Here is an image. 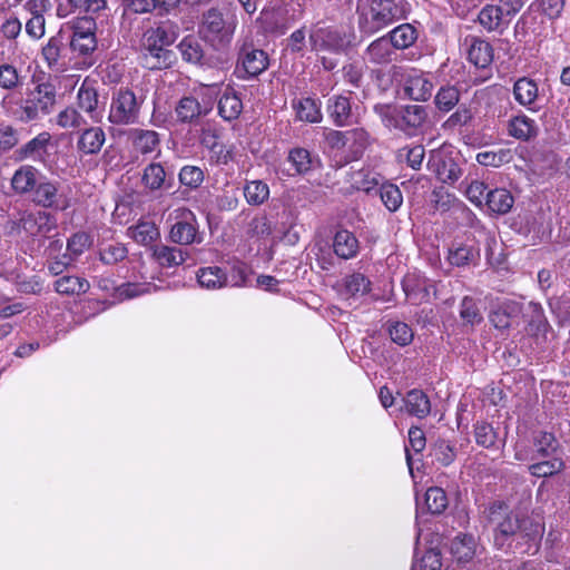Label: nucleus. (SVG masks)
Segmentation results:
<instances>
[{"instance_id":"1","label":"nucleus","mask_w":570,"mask_h":570,"mask_svg":"<svg viewBox=\"0 0 570 570\" xmlns=\"http://www.w3.org/2000/svg\"><path fill=\"white\" fill-rule=\"evenodd\" d=\"M492 528L493 547L505 554H532L538 551L544 528L527 513L511 510L503 501L485 509Z\"/></svg>"},{"instance_id":"2","label":"nucleus","mask_w":570,"mask_h":570,"mask_svg":"<svg viewBox=\"0 0 570 570\" xmlns=\"http://www.w3.org/2000/svg\"><path fill=\"white\" fill-rule=\"evenodd\" d=\"M177 39V32L165 24L148 28L140 39L141 65L149 70L170 68L177 60L168 49Z\"/></svg>"},{"instance_id":"3","label":"nucleus","mask_w":570,"mask_h":570,"mask_svg":"<svg viewBox=\"0 0 570 570\" xmlns=\"http://www.w3.org/2000/svg\"><path fill=\"white\" fill-rule=\"evenodd\" d=\"M375 111L389 121L395 129L407 136H413L429 118L428 107L422 105H405L391 110L390 106L377 105Z\"/></svg>"},{"instance_id":"4","label":"nucleus","mask_w":570,"mask_h":570,"mask_svg":"<svg viewBox=\"0 0 570 570\" xmlns=\"http://www.w3.org/2000/svg\"><path fill=\"white\" fill-rule=\"evenodd\" d=\"M354 36L345 27L317 22L309 32V45L313 51L345 52L353 42Z\"/></svg>"},{"instance_id":"5","label":"nucleus","mask_w":570,"mask_h":570,"mask_svg":"<svg viewBox=\"0 0 570 570\" xmlns=\"http://www.w3.org/2000/svg\"><path fill=\"white\" fill-rule=\"evenodd\" d=\"M145 101L142 95L128 87L114 90L108 119L114 125L125 126L138 122L140 108Z\"/></svg>"},{"instance_id":"6","label":"nucleus","mask_w":570,"mask_h":570,"mask_svg":"<svg viewBox=\"0 0 570 570\" xmlns=\"http://www.w3.org/2000/svg\"><path fill=\"white\" fill-rule=\"evenodd\" d=\"M235 31V21L218 8H210L203 13L199 32L214 45L225 46L230 42Z\"/></svg>"},{"instance_id":"7","label":"nucleus","mask_w":570,"mask_h":570,"mask_svg":"<svg viewBox=\"0 0 570 570\" xmlns=\"http://www.w3.org/2000/svg\"><path fill=\"white\" fill-rule=\"evenodd\" d=\"M364 18L371 32L380 31L404 19V8L397 0H367Z\"/></svg>"},{"instance_id":"8","label":"nucleus","mask_w":570,"mask_h":570,"mask_svg":"<svg viewBox=\"0 0 570 570\" xmlns=\"http://www.w3.org/2000/svg\"><path fill=\"white\" fill-rule=\"evenodd\" d=\"M57 91L55 85L42 82L28 94L21 106V119L31 121L49 115L56 105Z\"/></svg>"},{"instance_id":"9","label":"nucleus","mask_w":570,"mask_h":570,"mask_svg":"<svg viewBox=\"0 0 570 570\" xmlns=\"http://www.w3.org/2000/svg\"><path fill=\"white\" fill-rule=\"evenodd\" d=\"M69 33L65 29H60L56 35L50 37L41 49V56L49 70L53 72H63L68 68V48Z\"/></svg>"},{"instance_id":"10","label":"nucleus","mask_w":570,"mask_h":570,"mask_svg":"<svg viewBox=\"0 0 570 570\" xmlns=\"http://www.w3.org/2000/svg\"><path fill=\"white\" fill-rule=\"evenodd\" d=\"M268 67L267 53L254 47L253 43H244L239 48L236 65V73L240 79L256 77Z\"/></svg>"},{"instance_id":"11","label":"nucleus","mask_w":570,"mask_h":570,"mask_svg":"<svg viewBox=\"0 0 570 570\" xmlns=\"http://www.w3.org/2000/svg\"><path fill=\"white\" fill-rule=\"evenodd\" d=\"M401 85L404 96L415 101H428L434 88L429 75L414 68H403Z\"/></svg>"},{"instance_id":"12","label":"nucleus","mask_w":570,"mask_h":570,"mask_svg":"<svg viewBox=\"0 0 570 570\" xmlns=\"http://www.w3.org/2000/svg\"><path fill=\"white\" fill-rule=\"evenodd\" d=\"M428 167L442 183L449 185H454L463 175V169L459 161L441 153L431 154Z\"/></svg>"},{"instance_id":"13","label":"nucleus","mask_w":570,"mask_h":570,"mask_svg":"<svg viewBox=\"0 0 570 570\" xmlns=\"http://www.w3.org/2000/svg\"><path fill=\"white\" fill-rule=\"evenodd\" d=\"M194 214L188 209H183L179 219L174 223L169 230V239L179 245L199 244L203 238L198 233Z\"/></svg>"},{"instance_id":"14","label":"nucleus","mask_w":570,"mask_h":570,"mask_svg":"<svg viewBox=\"0 0 570 570\" xmlns=\"http://www.w3.org/2000/svg\"><path fill=\"white\" fill-rule=\"evenodd\" d=\"M51 140L52 136L50 132L41 131L14 150V159L18 161H45L49 156L48 149L51 146Z\"/></svg>"},{"instance_id":"15","label":"nucleus","mask_w":570,"mask_h":570,"mask_svg":"<svg viewBox=\"0 0 570 570\" xmlns=\"http://www.w3.org/2000/svg\"><path fill=\"white\" fill-rule=\"evenodd\" d=\"M521 304L514 301H504L498 304L489 314L490 323L497 330H508L512 321L521 313Z\"/></svg>"},{"instance_id":"16","label":"nucleus","mask_w":570,"mask_h":570,"mask_svg":"<svg viewBox=\"0 0 570 570\" xmlns=\"http://www.w3.org/2000/svg\"><path fill=\"white\" fill-rule=\"evenodd\" d=\"M287 160L292 164L297 175H307L322 167L320 157L302 147L291 149L288 151Z\"/></svg>"},{"instance_id":"17","label":"nucleus","mask_w":570,"mask_h":570,"mask_svg":"<svg viewBox=\"0 0 570 570\" xmlns=\"http://www.w3.org/2000/svg\"><path fill=\"white\" fill-rule=\"evenodd\" d=\"M478 22L488 31L502 35L509 27L508 18L495 4L484 6L479 14Z\"/></svg>"},{"instance_id":"18","label":"nucleus","mask_w":570,"mask_h":570,"mask_svg":"<svg viewBox=\"0 0 570 570\" xmlns=\"http://www.w3.org/2000/svg\"><path fill=\"white\" fill-rule=\"evenodd\" d=\"M508 134L515 139L529 141L538 136L539 127L533 119L520 114L508 121Z\"/></svg>"},{"instance_id":"19","label":"nucleus","mask_w":570,"mask_h":570,"mask_svg":"<svg viewBox=\"0 0 570 570\" xmlns=\"http://www.w3.org/2000/svg\"><path fill=\"white\" fill-rule=\"evenodd\" d=\"M39 174V170L31 165L19 167L11 178V187L14 193L19 195L32 193L38 184Z\"/></svg>"},{"instance_id":"20","label":"nucleus","mask_w":570,"mask_h":570,"mask_svg":"<svg viewBox=\"0 0 570 570\" xmlns=\"http://www.w3.org/2000/svg\"><path fill=\"white\" fill-rule=\"evenodd\" d=\"M22 228L30 235H46L57 227L55 217L47 212L28 214L22 219Z\"/></svg>"},{"instance_id":"21","label":"nucleus","mask_w":570,"mask_h":570,"mask_svg":"<svg viewBox=\"0 0 570 570\" xmlns=\"http://www.w3.org/2000/svg\"><path fill=\"white\" fill-rule=\"evenodd\" d=\"M360 244L355 235L347 229H340L333 238V250L342 259H350L357 255Z\"/></svg>"},{"instance_id":"22","label":"nucleus","mask_w":570,"mask_h":570,"mask_svg":"<svg viewBox=\"0 0 570 570\" xmlns=\"http://www.w3.org/2000/svg\"><path fill=\"white\" fill-rule=\"evenodd\" d=\"M406 412L417 419H424L431 413V402L429 396L419 389L409 391L403 397Z\"/></svg>"},{"instance_id":"23","label":"nucleus","mask_w":570,"mask_h":570,"mask_svg":"<svg viewBox=\"0 0 570 570\" xmlns=\"http://www.w3.org/2000/svg\"><path fill=\"white\" fill-rule=\"evenodd\" d=\"M450 549L459 562H469L476 554L478 542L472 534L461 533L451 541Z\"/></svg>"},{"instance_id":"24","label":"nucleus","mask_w":570,"mask_h":570,"mask_svg":"<svg viewBox=\"0 0 570 570\" xmlns=\"http://www.w3.org/2000/svg\"><path fill=\"white\" fill-rule=\"evenodd\" d=\"M105 140L106 135L100 127H90L80 134L77 148L86 155H95L100 151Z\"/></svg>"},{"instance_id":"25","label":"nucleus","mask_w":570,"mask_h":570,"mask_svg":"<svg viewBox=\"0 0 570 570\" xmlns=\"http://www.w3.org/2000/svg\"><path fill=\"white\" fill-rule=\"evenodd\" d=\"M177 119L184 124H193L202 116L207 115L208 110L203 109L199 101L191 96L183 97L176 108Z\"/></svg>"},{"instance_id":"26","label":"nucleus","mask_w":570,"mask_h":570,"mask_svg":"<svg viewBox=\"0 0 570 570\" xmlns=\"http://www.w3.org/2000/svg\"><path fill=\"white\" fill-rule=\"evenodd\" d=\"M371 291L370 279L361 274L353 273L343 278L341 284V294L346 298H355L366 295Z\"/></svg>"},{"instance_id":"27","label":"nucleus","mask_w":570,"mask_h":570,"mask_svg":"<svg viewBox=\"0 0 570 570\" xmlns=\"http://www.w3.org/2000/svg\"><path fill=\"white\" fill-rule=\"evenodd\" d=\"M53 287L60 295L79 296L89 291L90 283L80 276L65 275L55 281Z\"/></svg>"},{"instance_id":"28","label":"nucleus","mask_w":570,"mask_h":570,"mask_svg":"<svg viewBox=\"0 0 570 570\" xmlns=\"http://www.w3.org/2000/svg\"><path fill=\"white\" fill-rule=\"evenodd\" d=\"M78 107L87 112L94 121H98L101 112L98 109V92L86 81L80 86L77 94Z\"/></svg>"},{"instance_id":"29","label":"nucleus","mask_w":570,"mask_h":570,"mask_svg":"<svg viewBox=\"0 0 570 570\" xmlns=\"http://www.w3.org/2000/svg\"><path fill=\"white\" fill-rule=\"evenodd\" d=\"M184 61L196 66H205L206 58L202 42L194 36L185 37L178 45Z\"/></svg>"},{"instance_id":"30","label":"nucleus","mask_w":570,"mask_h":570,"mask_svg":"<svg viewBox=\"0 0 570 570\" xmlns=\"http://www.w3.org/2000/svg\"><path fill=\"white\" fill-rule=\"evenodd\" d=\"M243 110L240 97L232 89L227 88L218 100V114L227 121L235 120Z\"/></svg>"},{"instance_id":"31","label":"nucleus","mask_w":570,"mask_h":570,"mask_svg":"<svg viewBox=\"0 0 570 570\" xmlns=\"http://www.w3.org/2000/svg\"><path fill=\"white\" fill-rule=\"evenodd\" d=\"M327 112L336 126L348 125L352 118L350 99L344 96H333L327 101Z\"/></svg>"},{"instance_id":"32","label":"nucleus","mask_w":570,"mask_h":570,"mask_svg":"<svg viewBox=\"0 0 570 570\" xmlns=\"http://www.w3.org/2000/svg\"><path fill=\"white\" fill-rule=\"evenodd\" d=\"M402 288L413 304H421L430 299V289L433 288L425 281H421L413 275H407L402 282Z\"/></svg>"},{"instance_id":"33","label":"nucleus","mask_w":570,"mask_h":570,"mask_svg":"<svg viewBox=\"0 0 570 570\" xmlns=\"http://www.w3.org/2000/svg\"><path fill=\"white\" fill-rule=\"evenodd\" d=\"M153 256L163 267H175L183 264L188 254L178 247L167 245H155Z\"/></svg>"},{"instance_id":"34","label":"nucleus","mask_w":570,"mask_h":570,"mask_svg":"<svg viewBox=\"0 0 570 570\" xmlns=\"http://www.w3.org/2000/svg\"><path fill=\"white\" fill-rule=\"evenodd\" d=\"M514 203L511 193L504 188L489 190L485 196V205L495 214L504 215L510 212Z\"/></svg>"},{"instance_id":"35","label":"nucleus","mask_w":570,"mask_h":570,"mask_svg":"<svg viewBox=\"0 0 570 570\" xmlns=\"http://www.w3.org/2000/svg\"><path fill=\"white\" fill-rule=\"evenodd\" d=\"M469 60L478 68H487L493 60V48L490 42L474 38L470 46Z\"/></svg>"},{"instance_id":"36","label":"nucleus","mask_w":570,"mask_h":570,"mask_svg":"<svg viewBox=\"0 0 570 570\" xmlns=\"http://www.w3.org/2000/svg\"><path fill=\"white\" fill-rule=\"evenodd\" d=\"M129 137L134 147L144 155L153 153L160 142L158 132L154 130L135 128L130 130Z\"/></svg>"},{"instance_id":"37","label":"nucleus","mask_w":570,"mask_h":570,"mask_svg":"<svg viewBox=\"0 0 570 570\" xmlns=\"http://www.w3.org/2000/svg\"><path fill=\"white\" fill-rule=\"evenodd\" d=\"M430 455L433 461L442 466L451 465L458 455V450L453 443L444 439H438L430 446Z\"/></svg>"},{"instance_id":"38","label":"nucleus","mask_w":570,"mask_h":570,"mask_svg":"<svg viewBox=\"0 0 570 570\" xmlns=\"http://www.w3.org/2000/svg\"><path fill=\"white\" fill-rule=\"evenodd\" d=\"M197 281L207 289L220 288L228 284L226 273L218 266L203 267L197 272Z\"/></svg>"},{"instance_id":"39","label":"nucleus","mask_w":570,"mask_h":570,"mask_svg":"<svg viewBox=\"0 0 570 570\" xmlns=\"http://www.w3.org/2000/svg\"><path fill=\"white\" fill-rule=\"evenodd\" d=\"M534 448L541 458L563 456L559 441L554 434L549 432H539L534 438Z\"/></svg>"},{"instance_id":"40","label":"nucleus","mask_w":570,"mask_h":570,"mask_svg":"<svg viewBox=\"0 0 570 570\" xmlns=\"http://www.w3.org/2000/svg\"><path fill=\"white\" fill-rule=\"evenodd\" d=\"M514 99L524 107H530L538 98V85L529 78H520L513 86Z\"/></svg>"},{"instance_id":"41","label":"nucleus","mask_w":570,"mask_h":570,"mask_svg":"<svg viewBox=\"0 0 570 570\" xmlns=\"http://www.w3.org/2000/svg\"><path fill=\"white\" fill-rule=\"evenodd\" d=\"M58 199V187L51 181H39L32 191V202L45 208L56 206Z\"/></svg>"},{"instance_id":"42","label":"nucleus","mask_w":570,"mask_h":570,"mask_svg":"<svg viewBox=\"0 0 570 570\" xmlns=\"http://www.w3.org/2000/svg\"><path fill=\"white\" fill-rule=\"evenodd\" d=\"M387 37L394 49H406L416 41L417 31L412 24L403 23L390 31Z\"/></svg>"},{"instance_id":"43","label":"nucleus","mask_w":570,"mask_h":570,"mask_svg":"<svg viewBox=\"0 0 570 570\" xmlns=\"http://www.w3.org/2000/svg\"><path fill=\"white\" fill-rule=\"evenodd\" d=\"M460 97V90L455 86H442L434 97V104L441 112H449L459 105Z\"/></svg>"},{"instance_id":"44","label":"nucleus","mask_w":570,"mask_h":570,"mask_svg":"<svg viewBox=\"0 0 570 570\" xmlns=\"http://www.w3.org/2000/svg\"><path fill=\"white\" fill-rule=\"evenodd\" d=\"M366 53L374 63L387 62L393 53L392 41L387 36L379 38L367 47Z\"/></svg>"},{"instance_id":"45","label":"nucleus","mask_w":570,"mask_h":570,"mask_svg":"<svg viewBox=\"0 0 570 570\" xmlns=\"http://www.w3.org/2000/svg\"><path fill=\"white\" fill-rule=\"evenodd\" d=\"M23 76L18 68L8 62L0 63V88L7 91H16L23 85Z\"/></svg>"},{"instance_id":"46","label":"nucleus","mask_w":570,"mask_h":570,"mask_svg":"<svg viewBox=\"0 0 570 570\" xmlns=\"http://www.w3.org/2000/svg\"><path fill=\"white\" fill-rule=\"evenodd\" d=\"M566 469L563 456H552L550 460L533 463L529 466V471L533 476L548 478L560 473Z\"/></svg>"},{"instance_id":"47","label":"nucleus","mask_w":570,"mask_h":570,"mask_svg":"<svg viewBox=\"0 0 570 570\" xmlns=\"http://www.w3.org/2000/svg\"><path fill=\"white\" fill-rule=\"evenodd\" d=\"M424 502L428 512L431 514H441L449 505L445 491L439 487H431L424 494Z\"/></svg>"},{"instance_id":"48","label":"nucleus","mask_w":570,"mask_h":570,"mask_svg":"<svg viewBox=\"0 0 570 570\" xmlns=\"http://www.w3.org/2000/svg\"><path fill=\"white\" fill-rule=\"evenodd\" d=\"M244 196L252 206L264 204L269 197V187L262 180L247 181L244 186Z\"/></svg>"},{"instance_id":"49","label":"nucleus","mask_w":570,"mask_h":570,"mask_svg":"<svg viewBox=\"0 0 570 570\" xmlns=\"http://www.w3.org/2000/svg\"><path fill=\"white\" fill-rule=\"evenodd\" d=\"M131 237L141 245H149L160 236L159 229L154 222H139L129 228Z\"/></svg>"},{"instance_id":"50","label":"nucleus","mask_w":570,"mask_h":570,"mask_svg":"<svg viewBox=\"0 0 570 570\" xmlns=\"http://www.w3.org/2000/svg\"><path fill=\"white\" fill-rule=\"evenodd\" d=\"M141 181L149 190H158L166 183L165 168L159 163H151L146 166L141 177Z\"/></svg>"},{"instance_id":"51","label":"nucleus","mask_w":570,"mask_h":570,"mask_svg":"<svg viewBox=\"0 0 570 570\" xmlns=\"http://www.w3.org/2000/svg\"><path fill=\"white\" fill-rule=\"evenodd\" d=\"M460 317L464 325L475 326L483 321V316L476 301L471 296H464L460 304Z\"/></svg>"},{"instance_id":"52","label":"nucleus","mask_w":570,"mask_h":570,"mask_svg":"<svg viewBox=\"0 0 570 570\" xmlns=\"http://www.w3.org/2000/svg\"><path fill=\"white\" fill-rule=\"evenodd\" d=\"M479 258V249L472 246L460 244L450 249L449 262L451 265L461 267L474 263Z\"/></svg>"},{"instance_id":"53","label":"nucleus","mask_w":570,"mask_h":570,"mask_svg":"<svg viewBox=\"0 0 570 570\" xmlns=\"http://www.w3.org/2000/svg\"><path fill=\"white\" fill-rule=\"evenodd\" d=\"M425 156V149L422 145L405 146L400 148L396 154V158L400 163L405 161L409 167L414 170H419L422 166V161Z\"/></svg>"},{"instance_id":"54","label":"nucleus","mask_w":570,"mask_h":570,"mask_svg":"<svg viewBox=\"0 0 570 570\" xmlns=\"http://www.w3.org/2000/svg\"><path fill=\"white\" fill-rule=\"evenodd\" d=\"M346 144L355 158H358L368 145V134L363 128L346 130Z\"/></svg>"},{"instance_id":"55","label":"nucleus","mask_w":570,"mask_h":570,"mask_svg":"<svg viewBox=\"0 0 570 570\" xmlns=\"http://www.w3.org/2000/svg\"><path fill=\"white\" fill-rule=\"evenodd\" d=\"M387 332L391 340L400 346L411 344L414 337L412 328L406 323L400 321L389 322Z\"/></svg>"},{"instance_id":"56","label":"nucleus","mask_w":570,"mask_h":570,"mask_svg":"<svg viewBox=\"0 0 570 570\" xmlns=\"http://www.w3.org/2000/svg\"><path fill=\"white\" fill-rule=\"evenodd\" d=\"M297 118L306 122H318L322 119L321 110L312 98H303L296 105Z\"/></svg>"},{"instance_id":"57","label":"nucleus","mask_w":570,"mask_h":570,"mask_svg":"<svg viewBox=\"0 0 570 570\" xmlns=\"http://www.w3.org/2000/svg\"><path fill=\"white\" fill-rule=\"evenodd\" d=\"M380 197L390 212H396L402 203L403 196L400 188L394 184H383L380 189Z\"/></svg>"},{"instance_id":"58","label":"nucleus","mask_w":570,"mask_h":570,"mask_svg":"<svg viewBox=\"0 0 570 570\" xmlns=\"http://www.w3.org/2000/svg\"><path fill=\"white\" fill-rule=\"evenodd\" d=\"M69 47L80 56H89L97 49L96 35H69Z\"/></svg>"},{"instance_id":"59","label":"nucleus","mask_w":570,"mask_h":570,"mask_svg":"<svg viewBox=\"0 0 570 570\" xmlns=\"http://www.w3.org/2000/svg\"><path fill=\"white\" fill-rule=\"evenodd\" d=\"M403 67L393 65L387 70H375V79L382 90H387L394 82L401 85Z\"/></svg>"},{"instance_id":"60","label":"nucleus","mask_w":570,"mask_h":570,"mask_svg":"<svg viewBox=\"0 0 570 570\" xmlns=\"http://www.w3.org/2000/svg\"><path fill=\"white\" fill-rule=\"evenodd\" d=\"M87 122L73 107H67L57 115V125L61 128H80Z\"/></svg>"},{"instance_id":"61","label":"nucleus","mask_w":570,"mask_h":570,"mask_svg":"<svg viewBox=\"0 0 570 570\" xmlns=\"http://www.w3.org/2000/svg\"><path fill=\"white\" fill-rule=\"evenodd\" d=\"M566 0H535L532 4L541 14L550 20H557L561 17Z\"/></svg>"},{"instance_id":"62","label":"nucleus","mask_w":570,"mask_h":570,"mask_svg":"<svg viewBox=\"0 0 570 570\" xmlns=\"http://www.w3.org/2000/svg\"><path fill=\"white\" fill-rule=\"evenodd\" d=\"M474 438L479 445L488 449L495 444L497 433L490 423L478 422L474 425Z\"/></svg>"},{"instance_id":"63","label":"nucleus","mask_w":570,"mask_h":570,"mask_svg":"<svg viewBox=\"0 0 570 570\" xmlns=\"http://www.w3.org/2000/svg\"><path fill=\"white\" fill-rule=\"evenodd\" d=\"M91 245L90 236L85 233L73 234L67 242L68 254L76 261Z\"/></svg>"},{"instance_id":"64","label":"nucleus","mask_w":570,"mask_h":570,"mask_svg":"<svg viewBox=\"0 0 570 570\" xmlns=\"http://www.w3.org/2000/svg\"><path fill=\"white\" fill-rule=\"evenodd\" d=\"M442 558L440 551L430 549L425 551L420 561L412 566V570H441Z\"/></svg>"}]
</instances>
